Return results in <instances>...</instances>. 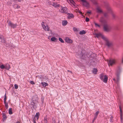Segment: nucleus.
Here are the masks:
<instances>
[{
	"label": "nucleus",
	"mask_w": 123,
	"mask_h": 123,
	"mask_svg": "<svg viewBox=\"0 0 123 123\" xmlns=\"http://www.w3.org/2000/svg\"><path fill=\"white\" fill-rule=\"evenodd\" d=\"M103 38L104 39V40L105 41V44L108 47H111L114 45V43L112 41L109 40L106 37Z\"/></svg>",
	"instance_id": "obj_1"
},
{
	"label": "nucleus",
	"mask_w": 123,
	"mask_h": 123,
	"mask_svg": "<svg viewBox=\"0 0 123 123\" xmlns=\"http://www.w3.org/2000/svg\"><path fill=\"white\" fill-rule=\"evenodd\" d=\"M113 28L112 25H109L107 24L105 25L104 26V29L105 31L109 32L112 30Z\"/></svg>",
	"instance_id": "obj_2"
},
{
	"label": "nucleus",
	"mask_w": 123,
	"mask_h": 123,
	"mask_svg": "<svg viewBox=\"0 0 123 123\" xmlns=\"http://www.w3.org/2000/svg\"><path fill=\"white\" fill-rule=\"evenodd\" d=\"M38 102V99L37 98L33 97L31 101V104L33 105V107H36L37 106V103Z\"/></svg>",
	"instance_id": "obj_3"
},
{
	"label": "nucleus",
	"mask_w": 123,
	"mask_h": 123,
	"mask_svg": "<svg viewBox=\"0 0 123 123\" xmlns=\"http://www.w3.org/2000/svg\"><path fill=\"white\" fill-rule=\"evenodd\" d=\"M41 25L42 27L45 31H50L49 26L44 22H42L41 23Z\"/></svg>",
	"instance_id": "obj_4"
},
{
	"label": "nucleus",
	"mask_w": 123,
	"mask_h": 123,
	"mask_svg": "<svg viewBox=\"0 0 123 123\" xmlns=\"http://www.w3.org/2000/svg\"><path fill=\"white\" fill-rule=\"evenodd\" d=\"M60 9H59V11L62 13H67L68 12V10L67 8L65 7H63L61 6L60 7Z\"/></svg>",
	"instance_id": "obj_5"
},
{
	"label": "nucleus",
	"mask_w": 123,
	"mask_h": 123,
	"mask_svg": "<svg viewBox=\"0 0 123 123\" xmlns=\"http://www.w3.org/2000/svg\"><path fill=\"white\" fill-rule=\"evenodd\" d=\"M96 55L94 54H93L91 55L90 59L92 62H94L96 61Z\"/></svg>",
	"instance_id": "obj_6"
},
{
	"label": "nucleus",
	"mask_w": 123,
	"mask_h": 123,
	"mask_svg": "<svg viewBox=\"0 0 123 123\" xmlns=\"http://www.w3.org/2000/svg\"><path fill=\"white\" fill-rule=\"evenodd\" d=\"M117 59H113L110 60L109 62V64L111 65L115 64L117 62Z\"/></svg>",
	"instance_id": "obj_7"
},
{
	"label": "nucleus",
	"mask_w": 123,
	"mask_h": 123,
	"mask_svg": "<svg viewBox=\"0 0 123 123\" xmlns=\"http://www.w3.org/2000/svg\"><path fill=\"white\" fill-rule=\"evenodd\" d=\"M78 56L80 58L84 59L85 57V54L84 51L83 50L81 52V53H80V54H79Z\"/></svg>",
	"instance_id": "obj_8"
},
{
	"label": "nucleus",
	"mask_w": 123,
	"mask_h": 123,
	"mask_svg": "<svg viewBox=\"0 0 123 123\" xmlns=\"http://www.w3.org/2000/svg\"><path fill=\"white\" fill-rule=\"evenodd\" d=\"M8 24L9 26L14 29L17 26V25L16 24H13L10 21H9Z\"/></svg>",
	"instance_id": "obj_9"
},
{
	"label": "nucleus",
	"mask_w": 123,
	"mask_h": 123,
	"mask_svg": "<svg viewBox=\"0 0 123 123\" xmlns=\"http://www.w3.org/2000/svg\"><path fill=\"white\" fill-rule=\"evenodd\" d=\"M68 2L72 6L74 7L75 6L73 0H67Z\"/></svg>",
	"instance_id": "obj_10"
},
{
	"label": "nucleus",
	"mask_w": 123,
	"mask_h": 123,
	"mask_svg": "<svg viewBox=\"0 0 123 123\" xmlns=\"http://www.w3.org/2000/svg\"><path fill=\"white\" fill-rule=\"evenodd\" d=\"M65 40L66 42L69 43H73L72 40L70 39L68 37H66L65 38Z\"/></svg>",
	"instance_id": "obj_11"
},
{
	"label": "nucleus",
	"mask_w": 123,
	"mask_h": 123,
	"mask_svg": "<svg viewBox=\"0 0 123 123\" xmlns=\"http://www.w3.org/2000/svg\"><path fill=\"white\" fill-rule=\"evenodd\" d=\"M95 35L97 38H99L101 37L104 40V39L103 38V37H106L100 33L96 34Z\"/></svg>",
	"instance_id": "obj_12"
},
{
	"label": "nucleus",
	"mask_w": 123,
	"mask_h": 123,
	"mask_svg": "<svg viewBox=\"0 0 123 123\" xmlns=\"http://www.w3.org/2000/svg\"><path fill=\"white\" fill-rule=\"evenodd\" d=\"M67 15L68 18L69 19L72 18L74 17L73 15L71 13H68L67 14Z\"/></svg>",
	"instance_id": "obj_13"
},
{
	"label": "nucleus",
	"mask_w": 123,
	"mask_h": 123,
	"mask_svg": "<svg viewBox=\"0 0 123 123\" xmlns=\"http://www.w3.org/2000/svg\"><path fill=\"white\" fill-rule=\"evenodd\" d=\"M121 68L120 67H118L117 70V76H118L121 73Z\"/></svg>",
	"instance_id": "obj_14"
},
{
	"label": "nucleus",
	"mask_w": 123,
	"mask_h": 123,
	"mask_svg": "<svg viewBox=\"0 0 123 123\" xmlns=\"http://www.w3.org/2000/svg\"><path fill=\"white\" fill-rule=\"evenodd\" d=\"M99 113V111H97L94 114V117L93 119V121H94L97 118L98 115Z\"/></svg>",
	"instance_id": "obj_15"
},
{
	"label": "nucleus",
	"mask_w": 123,
	"mask_h": 123,
	"mask_svg": "<svg viewBox=\"0 0 123 123\" xmlns=\"http://www.w3.org/2000/svg\"><path fill=\"white\" fill-rule=\"evenodd\" d=\"M0 41L4 43L5 42V39L2 36H0Z\"/></svg>",
	"instance_id": "obj_16"
},
{
	"label": "nucleus",
	"mask_w": 123,
	"mask_h": 123,
	"mask_svg": "<svg viewBox=\"0 0 123 123\" xmlns=\"http://www.w3.org/2000/svg\"><path fill=\"white\" fill-rule=\"evenodd\" d=\"M39 112L36 113L34 117V119H35V120H37L39 118Z\"/></svg>",
	"instance_id": "obj_17"
},
{
	"label": "nucleus",
	"mask_w": 123,
	"mask_h": 123,
	"mask_svg": "<svg viewBox=\"0 0 123 123\" xmlns=\"http://www.w3.org/2000/svg\"><path fill=\"white\" fill-rule=\"evenodd\" d=\"M73 29L74 31L77 34V33L79 31V28L74 27L73 28Z\"/></svg>",
	"instance_id": "obj_18"
},
{
	"label": "nucleus",
	"mask_w": 123,
	"mask_h": 123,
	"mask_svg": "<svg viewBox=\"0 0 123 123\" xmlns=\"http://www.w3.org/2000/svg\"><path fill=\"white\" fill-rule=\"evenodd\" d=\"M97 12L99 13H101L103 12V11L99 7H98L97 8Z\"/></svg>",
	"instance_id": "obj_19"
},
{
	"label": "nucleus",
	"mask_w": 123,
	"mask_h": 123,
	"mask_svg": "<svg viewBox=\"0 0 123 123\" xmlns=\"http://www.w3.org/2000/svg\"><path fill=\"white\" fill-rule=\"evenodd\" d=\"M11 68L9 65L8 64H6L5 65V69L9 70Z\"/></svg>",
	"instance_id": "obj_20"
},
{
	"label": "nucleus",
	"mask_w": 123,
	"mask_h": 123,
	"mask_svg": "<svg viewBox=\"0 0 123 123\" xmlns=\"http://www.w3.org/2000/svg\"><path fill=\"white\" fill-rule=\"evenodd\" d=\"M104 79L103 80V82L105 83H106L107 81L108 77L106 75H104Z\"/></svg>",
	"instance_id": "obj_21"
},
{
	"label": "nucleus",
	"mask_w": 123,
	"mask_h": 123,
	"mask_svg": "<svg viewBox=\"0 0 123 123\" xmlns=\"http://www.w3.org/2000/svg\"><path fill=\"white\" fill-rule=\"evenodd\" d=\"M104 79L103 80V82L105 83H106L107 81L108 77L106 75H104Z\"/></svg>",
	"instance_id": "obj_22"
},
{
	"label": "nucleus",
	"mask_w": 123,
	"mask_h": 123,
	"mask_svg": "<svg viewBox=\"0 0 123 123\" xmlns=\"http://www.w3.org/2000/svg\"><path fill=\"white\" fill-rule=\"evenodd\" d=\"M90 6V4L87 1L85 0V7L88 8Z\"/></svg>",
	"instance_id": "obj_23"
},
{
	"label": "nucleus",
	"mask_w": 123,
	"mask_h": 123,
	"mask_svg": "<svg viewBox=\"0 0 123 123\" xmlns=\"http://www.w3.org/2000/svg\"><path fill=\"white\" fill-rule=\"evenodd\" d=\"M3 120L4 121L6 120L7 118L6 116V114L3 113L2 114Z\"/></svg>",
	"instance_id": "obj_24"
},
{
	"label": "nucleus",
	"mask_w": 123,
	"mask_h": 123,
	"mask_svg": "<svg viewBox=\"0 0 123 123\" xmlns=\"http://www.w3.org/2000/svg\"><path fill=\"white\" fill-rule=\"evenodd\" d=\"M68 23L67 20H63L62 21V24L63 26H65Z\"/></svg>",
	"instance_id": "obj_25"
},
{
	"label": "nucleus",
	"mask_w": 123,
	"mask_h": 123,
	"mask_svg": "<svg viewBox=\"0 0 123 123\" xmlns=\"http://www.w3.org/2000/svg\"><path fill=\"white\" fill-rule=\"evenodd\" d=\"M51 40L52 42H55L57 40V39L56 37H53L51 38Z\"/></svg>",
	"instance_id": "obj_26"
},
{
	"label": "nucleus",
	"mask_w": 123,
	"mask_h": 123,
	"mask_svg": "<svg viewBox=\"0 0 123 123\" xmlns=\"http://www.w3.org/2000/svg\"><path fill=\"white\" fill-rule=\"evenodd\" d=\"M41 84L44 87H45L46 86H47L48 85V84L44 82H42L41 83Z\"/></svg>",
	"instance_id": "obj_27"
},
{
	"label": "nucleus",
	"mask_w": 123,
	"mask_h": 123,
	"mask_svg": "<svg viewBox=\"0 0 123 123\" xmlns=\"http://www.w3.org/2000/svg\"><path fill=\"white\" fill-rule=\"evenodd\" d=\"M119 108L120 109V118L121 120L122 121V111L121 109V108L120 106H119Z\"/></svg>",
	"instance_id": "obj_28"
},
{
	"label": "nucleus",
	"mask_w": 123,
	"mask_h": 123,
	"mask_svg": "<svg viewBox=\"0 0 123 123\" xmlns=\"http://www.w3.org/2000/svg\"><path fill=\"white\" fill-rule=\"evenodd\" d=\"M98 71V70L96 68H94L93 69L92 72L94 74H97V73Z\"/></svg>",
	"instance_id": "obj_29"
},
{
	"label": "nucleus",
	"mask_w": 123,
	"mask_h": 123,
	"mask_svg": "<svg viewBox=\"0 0 123 123\" xmlns=\"http://www.w3.org/2000/svg\"><path fill=\"white\" fill-rule=\"evenodd\" d=\"M53 6L55 7H60V5L58 4H57L55 3H53L52 5Z\"/></svg>",
	"instance_id": "obj_30"
},
{
	"label": "nucleus",
	"mask_w": 123,
	"mask_h": 123,
	"mask_svg": "<svg viewBox=\"0 0 123 123\" xmlns=\"http://www.w3.org/2000/svg\"><path fill=\"white\" fill-rule=\"evenodd\" d=\"M15 8L18 9L20 7L18 5L16 4L15 5L13 6Z\"/></svg>",
	"instance_id": "obj_31"
},
{
	"label": "nucleus",
	"mask_w": 123,
	"mask_h": 123,
	"mask_svg": "<svg viewBox=\"0 0 123 123\" xmlns=\"http://www.w3.org/2000/svg\"><path fill=\"white\" fill-rule=\"evenodd\" d=\"M9 111V113L10 115H11L12 114V112L11 108H9L8 110Z\"/></svg>",
	"instance_id": "obj_32"
},
{
	"label": "nucleus",
	"mask_w": 123,
	"mask_h": 123,
	"mask_svg": "<svg viewBox=\"0 0 123 123\" xmlns=\"http://www.w3.org/2000/svg\"><path fill=\"white\" fill-rule=\"evenodd\" d=\"M104 74H102L100 75V79L102 80H103L104 79Z\"/></svg>",
	"instance_id": "obj_33"
},
{
	"label": "nucleus",
	"mask_w": 123,
	"mask_h": 123,
	"mask_svg": "<svg viewBox=\"0 0 123 123\" xmlns=\"http://www.w3.org/2000/svg\"><path fill=\"white\" fill-rule=\"evenodd\" d=\"M0 68L2 69H5V65L2 64L0 65Z\"/></svg>",
	"instance_id": "obj_34"
},
{
	"label": "nucleus",
	"mask_w": 123,
	"mask_h": 123,
	"mask_svg": "<svg viewBox=\"0 0 123 123\" xmlns=\"http://www.w3.org/2000/svg\"><path fill=\"white\" fill-rule=\"evenodd\" d=\"M80 34V35H83L85 34V31L83 30L80 31L79 33Z\"/></svg>",
	"instance_id": "obj_35"
},
{
	"label": "nucleus",
	"mask_w": 123,
	"mask_h": 123,
	"mask_svg": "<svg viewBox=\"0 0 123 123\" xmlns=\"http://www.w3.org/2000/svg\"><path fill=\"white\" fill-rule=\"evenodd\" d=\"M59 40L62 43H63L64 42V41L62 39L61 37H59Z\"/></svg>",
	"instance_id": "obj_36"
},
{
	"label": "nucleus",
	"mask_w": 123,
	"mask_h": 123,
	"mask_svg": "<svg viewBox=\"0 0 123 123\" xmlns=\"http://www.w3.org/2000/svg\"><path fill=\"white\" fill-rule=\"evenodd\" d=\"M4 103L6 108L7 109L8 108V106L7 103L5 102V103Z\"/></svg>",
	"instance_id": "obj_37"
},
{
	"label": "nucleus",
	"mask_w": 123,
	"mask_h": 123,
	"mask_svg": "<svg viewBox=\"0 0 123 123\" xmlns=\"http://www.w3.org/2000/svg\"><path fill=\"white\" fill-rule=\"evenodd\" d=\"M94 24L95 25V26L96 27H100V25H98V24H97L96 23H94Z\"/></svg>",
	"instance_id": "obj_38"
},
{
	"label": "nucleus",
	"mask_w": 123,
	"mask_h": 123,
	"mask_svg": "<svg viewBox=\"0 0 123 123\" xmlns=\"http://www.w3.org/2000/svg\"><path fill=\"white\" fill-rule=\"evenodd\" d=\"M6 94H5L4 96V103H5L6 102Z\"/></svg>",
	"instance_id": "obj_39"
},
{
	"label": "nucleus",
	"mask_w": 123,
	"mask_h": 123,
	"mask_svg": "<svg viewBox=\"0 0 123 123\" xmlns=\"http://www.w3.org/2000/svg\"><path fill=\"white\" fill-rule=\"evenodd\" d=\"M79 13L80 14L81 16V17L82 18H85V16L80 11L79 12Z\"/></svg>",
	"instance_id": "obj_40"
},
{
	"label": "nucleus",
	"mask_w": 123,
	"mask_h": 123,
	"mask_svg": "<svg viewBox=\"0 0 123 123\" xmlns=\"http://www.w3.org/2000/svg\"><path fill=\"white\" fill-rule=\"evenodd\" d=\"M14 86L15 88L16 89H17L18 88V85H17L16 84H15L14 85Z\"/></svg>",
	"instance_id": "obj_41"
},
{
	"label": "nucleus",
	"mask_w": 123,
	"mask_h": 123,
	"mask_svg": "<svg viewBox=\"0 0 123 123\" xmlns=\"http://www.w3.org/2000/svg\"><path fill=\"white\" fill-rule=\"evenodd\" d=\"M44 122L45 123H47L48 122V121L47 119V118H45L44 119Z\"/></svg>",
	"instance_id": "obj_42"
},
{
	"label": "nucleus",
	"mask_w": 123,
	"mask_h": 123,
	"mask_svg": "<svg viewBox=\"0 0 123 123\" xmlns=\"http://www.w3.org/2000/svg\"><path fill=\"white\" fill-rule=\"evenodd\" d=\"M44 98H43L42 97L41 98V101H42V103L43 104L44 102Z\"/></svg>",
	"instance_id": "obj_43"
},
{
	"label": "nucleus",
	"mask_w": 123,
	"mask_h": 123,
	"mask_svg": "<svg viewBox=\"0 0 123 123\" xmlns=\"http://www.w3.org/2000/svg\"><path fill=\"white\" fill-rule=\"evenodd\" d=\"M89 20V18H88L87 17H86V21L87 22H88Z\"/></svg>",
	"instance_id": "obj_44"
},
{
	"label": "nucleus",
	"mask_w": 123,
	"mask_h": 123,
	"mask_svg": "<svg viewBox=\"0 0 123 123\" xmlns=\"http://www.w3.org/2000/svg\"><path fill=\"white\" fill-rule=\"evenodd\" d=\"M30 83L32 85L34 84H35V83L33 81H30Z\"/></svg>",
	"instance_id": "obj_45"
},
{
	"label": "nucleus",
	"mask_w": 123,
	"mask_h": 123,
	"mask_svg": "<svg viewBox=\"0 0 123 123\" xmlns=\"http://www.w3.org/2000/svg\"><path fill=\"white\" fill-rule=\"evenodd\" d=\"M91 13V11H88V12H86V13L87 14H88V15L89 14H90Z\"/></svg>",
	"instance_id": "obj_46"
},
{
	"label": "nucleus",
	"mask_w": 123,
	"mask_h": 123,
	"mask_svg": "<svg viewBox=\"0 0 123 123\" xmlns=\"http://www.w3.org/2000/svg\"><path fill=\"white\" fill-rule=\"evenodd\" d=\"M81 1L83 2V5H84L85 3V0H80Z\"/></svg>",
	"instance_id": "obj_47"
},
{
	"label": "nucleus",
	"mask_w": 123,
	"mask_h": 123,
	"mask_svg": "<svg viewBox=\"0 0 123 123\" xmlns=\"http://www.w3.org/2000/svg\"><path fill=\"white\" fill-rule=\"evenodd\" d=\"M36 120H35V119H33V121H34V123H36V121H35Z\"/></svg>",
	"instance_id": "obj_48"
},
{
	"label": "nucleus",
	"mask_w": 123,
	"mask_h": 123,
	"mask_svg": "<svg viewBox=\"0 0 123 123\" xmlns=\"http://www.w3.org/2000/svg\"><path fill=\"white\" fill-rule=\"evenodd\" d=\"M16 123H20L19 122H16Z\"/></svg>",
	"instance_id": "obj_49"
},
{
	"label": "nucleus",
	"mask_w": 123,
	"mask_h": 123,
	"mask_svg": "<svg viewBox=\"0 0 123 123\" xmlns=\"http://www.w3.org/2000/svg\"><path fill=\"white\" fill-rule=\"evenodd\" d=\"M113 80L114 81H116L115 79L114 78Z\"/></svg>",
	"instance_id": "obj_50"
},
{
	"label": "nucleus",
	"mask_w": 123,
	"mask_h": 123,
	"mask_svg": "<svg viewBox=\"0 0 123 123\" xmlns=\"http://www.w3.org/2000/svg\"><path fill=\"white\" fill-rule=\"evenodd\" d=\"M57 34H56V35H55V37H57Z\"/></svg>",
	"instance_id": "obj_51"
},
{
	"label": "nucleus",
	"mask_w": 123,
	"mask_h": 123,
	"mask_svg": "<svg viewBox=\"0 0 123 123\" xmlns=\"http://www.w3.org/2000/svg\"><path fill=\"white\" fill-rule=\"evenodd\" d=\"M67 71L69 72H70V71L69 70H68Z\"/></svg>",
	"instance_id": "obj_52"
},
{
	"label": "nucleus",
	"mask_w": 123,
	"mask_h": 123,
	"mask_svg": "<svg viewBox=\"0 0 123 123\" xmlns=\"http://www.w3.org/2000/svg\"><path fill=\"white\" fill-rule=\"evenodd\" d=\"M122 62L123 63V58L122 59Z\"/></svg>",
	"instance_id": "obj_53"
},
{
	"label": "nucleus",
	"mask_w": 123,
	"mask_h": 123,
	"mask_svg": "<svg viewBox=\"0 0 123 123\" xmlns=\"http://www.w3.org/2000/svg\"><path fill=\"white\" fill-rule=\"evenodd\" d=\"M70 73H72V71H70Z\"/></svg>",
	"instance_id": "obj_54"
},
{
	"label": "nucleus",
	"mask_w": 123,
	"mask_h": 123,
	"mask_svg": "<svg viewBox=\"0 0 123 123\" xmlns=\"http://www.w3.org/2000/svg\"><path fill=\"white\" fill-rule=\"evenodd\" d=\"M110 11H111V12H112V10H111V9H110Z\"/></svg>",
	"instance_id": "obj_55"
},
{
	"label": "nucleus",
	"mask_w": 123,
	"mask_h": 123,
	"mask_svg": "<svg viewBox=\"0 0 123 123\" xmlns=\"http://www.w3.org/2000/svg\"><path fill=\"white\" fill-rule=\"evenodd\" d=\"M104 15L105 16H106V15H105V14Z\"/></svg>",
	"instance_id": "obj_56"
}]
</instances>
